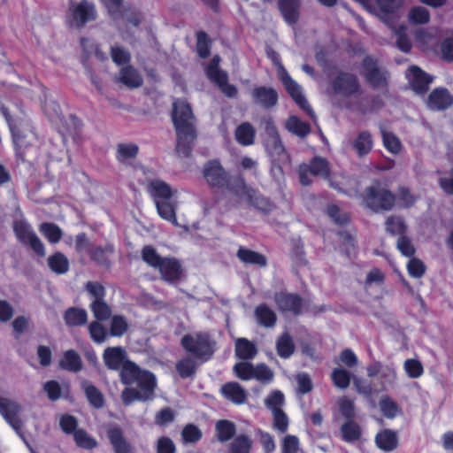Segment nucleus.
Segmentation results:
<instances>
[{"mask_svg":"<svg viewBox=\"0 0 453 453\" xmlns=\"http://www.w3.org/2000/svg\"><path fill=\"white\" fill-rule=\"evenodd\" d=\"M273 378V371L265 365H257L254 367L253 379L267 383L270 382Z\"/></svg>","mask_w":453,"mask_h":453,"instance_id":"e2e57ef3","label":"nucleus"},{"mask_svg":"<svg viewBox=\"0 0 453 453\" xmlns=\"http://www.w3.org/2000/svg\"><path fill=\"white\" fill-rule=\"evenodd\" d=\"M90 310L93 312L94 317L98 320H106L111 314V310L104 300H92L90 303Z\"/></svg>","mask_w":453,"mask_h":453,"instance_id":"49530a36","label":"nucleus"},{"mask_svg":"<svg viewBox=\"0 0 453 453\" xmlns=\"http://www.w3.org/2000/svg\"><path fill=\"white\" fill-rule=\"evenodd\" d=\"M363 74L367 81L374 87L383 86L386 82V72L380 69L377 63L371 58H367L364 60Z\"/></svg>","mask_w":453,"mask_h":453,"instance_id":"2eb2a0df","label":"nucleus"},{"mask_svg":"<svg viewBox=\"0 0 453 453\" xmlns=\"http://www.w3.org/2000/svg\"><path fill=\"white\" fill-rule=\"evenodd\" d=\"M157 269L165 281L173 282L180 277V265L173 258H165Z\"/></svg>","mask_w":453,"mask_h":453,"instance_id":"393cba45","label":"nucleus"},{"mask_svg":"<svg viewBox=\"0 0 453 453\" xmlns=\"http://www.w3.org/2000/svg\"><path fill=\"white\" fill-rule=\"evenodd\" d=\"M407 77L410 81L412 89L418 94H422L428 89L429 84L432 82V77L425 73L418 66H411L409 69Z\"/></svg>","mask_w":453,"mask_h":453,"instance_id":"a211bd4d","label":"nucleus"},{"mask_svg":"<svg viewBox=\"0 0 453 453\" xmlns=\"http://www.w3.org/2000/svg\"><path fill=\"white\" fill-rule=\"evenodd\" d=\"M300 442L295 435H286L281 441V453H298Z\"/></svg>","mask_w":453,"mask_h":453,"instance_id":"680f3d73","label":"nucleus"},{"mask_svg":"<svg viewBox=\"0 0 453 453\" xmlns=\"http://www.w3.org/2000/svg\"><path fill=\"white\" fill-rule=\"evenodd\" d=\"M138 152V147L133 143H121L118 146V160L126 163L134 158Z\"/></svg>","mask_w":453,"mask_h":453,"instance_id":"3c124183","label":"nucleus"},{"mask_svg":"<svg viewBox=\"0 0 453 453\" xmlns=\"http://www.w3.org/2000/svg\"><path fill=\"white\" fill-rule=\"evenodd\" d=\"M380 409L388 418H394L400 413L397 403L387 395L382 396L380 400Z\"/></svg>","mask_w":453,"mask_h":453,"instance_id":"de8ad7c7","label":"nucleus"},{"mask_svg":"<svg viewBox=\"0 0 453 453\" xmlns=\"http://www.w3.org/2000/svg\"><path fill=\"white\" fill-rule=\"evenodd\" d=\"M81 387L86 394L88 402L95 408H101L104 405V396L102 393L90 382L82 381Z\"/></svg>","mask_w":453,"mask_h":453,"instance_id":"4c0bfd02","label":"nucleus"},{"mask_svg":"<svg viewBox=\"0 0 453 453\" xmlns=\"http://www.w3.org/2000/svg\"><path fill=\"white\" fill-rule=\"evenodd\" d=\"M409 19L416 24H426L430 20V13L425 7L417 6L410 11Z\"/></svg>","mask_w":453,"mask_h":453,"instance_id":"4d7b16f0","label":"nucleus"},{"mask_svg":"<svg viewBox=\"0 0 453 453\" xmlns=\"http://www.w3.org/2000/svg\"><path fill=\"white\" fill-rule=\"evenodd\" d=\"M275 302L278 307L284 311L298 313L302 307V301L300 297L294 294H277L275 296Z\"/></svg>","mask_w":453,"mask_h":453,"instance_id":"4be33fe9","label":"nucleus"},{"mask_svg":"<svg viewBox=\"0 0 453 453\" xmlns=\"http://www.w3.org/2000/svg\"><path fill=\"white\" fill-rule=\"evenodd\" d=\"M218 440L221 442L229 441L235 434V426L227 420H219L216 424Z\"/></svg>","mask_w":453,"mask_h":453,"instance_id":"79ce46f5","label":"nucleus"},{"mask_svg":"<svg viewBox=\"0 0 453 453\" xmlns=\"http://www.w3.org/2000/svg\"><path fill=\"white\" fill-rule=\"evenodd\" d=\"M404 370L411 378H418L423 374V366L416 359H407L404 362Z\"/></svg>","mask_w":453,"mask_h":453,"instance_id":"338daca9","label":"nucleus"},{"mask_svg":"<svg viewBox=\"0 0 453 453\" xmlns=\"http://www.w3.org/2000/svg\"><path fill=\"white\" fill-rule=\"evenodd\" d=\"M285 127L289 132L301 137L307 135L311 131L309 125L296 116H290Z\"/></svg>","mask_w":453,"mask_h":453,"instance_id":"ea45409f","label":"nucleus"},{"mask_svg":"<svg viewBox=\"0 0 453 453\" xmlns=\"http://www.w3.org/2000/svg\"><path fill=\"white\" fill-rule=\"evenodd\" d=\"M39 230L51 243H58L62 238V231L55 224L42 223L39 227Z\"/></svg>","mask_w":453,"mask_h":453,"instance_id":"c03bdc74","label":"nucleus"},{"mask_svg":"<svg viewBox=\"0 0 453 453\" xmlns=\"http://www.w3.org/2000/svg\"><path fill=\"white\" fill-rule=\"evenodd\" d=\"M381 135L384 147L392 154H398L402 150V144L398 137L394 134L381 128Z\"/></svg>","mask_w":453,"mask_h":453,"instance_id":"a18cd8bd","label":"nucleus"},{"mask_svg":"<svg viewBox=\"0 0 453 453\" xmlns=\"http://www.w3.org/2000/svg\"><path fill=\"white\" fill-rule=\"evenodd\" d=\"M107 435L115 453H133V448L124 437L120 428L117 426L109 428Z\"/></svg>","mask_w":453,"mask_h":453,"instance_id":"412c9836","label":"nucleus"},{"mask_svg":"<svg viewBox=\"0 0 453 453\" xmlns=\"http://www.w3.org/2000/svg\"><path fill=\"white\" fill-rule=\"evenodd\" d=\"M120 377L124 384L157 385L156 377L150 372L141 370L134 363L127 361L120 368Z\"/></svg>","mask_w":453,"mask_h":453,"instance_id":"1a4fd4ad","label":"nucleus"},{"mask_svg":"<svg viewBox=\"0 0 453 453\" xmlns=\"http://www.w3.org/2000/svg\"><path fill=\"white\" fill-rule=\"evenodd\" d=\"M43 389L51 401H57L69 394V385L65 382L59 383L56 380L45 382Z\"/></svg>","mask_w":453,"mask_h":453,"instance_id":"c85d7f7f","label":"nucleus"},{"mask_svg":"<svg viewBox=\"0 0 453 453\" xmlns=\"http://www.w3.org/2000/svg\"><path fill=\"white\" fill-rule=\"evenodd\" d=\"M333 88L335 94L348 96L357 92L358 83L354 75L342 73L334 81Z\"/></svg>","mask_w":453,"mask_h":453,"instance_id":"dca6fc26","label":"nucleus"},{"mask_svg":"<svg viewBox=\"0 0 453 453\" xmlns=\"http://www.w3.org/2000/svg\"><path fill=\"white\" fill-rule=\"evenodd\" d=\"M453 104V97L446 88H438L432 91L426 104L429 109L441 111L449 108Z\"/></svg>","mask_w":453,"mask_h":453,"instance_id":"f3484780","label":"nucleus"},{"mask_svg":"<svg viewBox=\"0 0 453 453\" xmlns=\"http://www.w3.org/2000/svg\"><path fill=\"white\" fill-rule=\"evenodd\" d=\"M378 447L386 451L395 449L398 445L397 434L395 431L385 429L376 435Z\"/></svg>","mask_w":453,"mask_h":453,"instance_id":"cd10ccee","label":"nucleus"},{"mask_svg":"<svg viewBox=\"0 0 453 453\" xmlns=\"http://www.w3.org/2000/svg\"><path fill=\"white\" fill-rule=\"evenodd\" d=\"M142 257L144 262L154 268H158L163 263L164 259L161 257L156 250L151 246H145L142 251Z\"/></svg>","mask_w":453,"mask_h":453,"instance_id":"09e8293b","label":"nucleus"},{"mask_svg":"<svg viewBox=\"0 0 453 453\" xmlns=\"http://www.w3.org/2000/svg\"><path fill=\"white\" fill-rule=\"evenodd\" d=\"M257 353L254 343L246 338H238L235 341V354L241 359H252Z\"/></svg>","mask_w":453,"mask_h":453,"instance_id":"72a5a7b5","label":"nucleus"},{"mask_svg":"<svg viewBox=\"0 0 453 453\" xmlns=\"http://www.w3.org/2000/svg\"><path fill=\"white\" fill-rule=\"evenodd\" d=\"M118 81L130 88H139L142 85V78L133 66L120 69Z\"/></svg>","mask_w":453,"mask_h":453,"instance_id":"a878e982","label":"nucleus"},{"mask_svg":"<svg viewBox=\"0 0 453 453\" xmlns=\"http://www.w3.org/2000/svg\"><path fill=\"white\" fill-rule=\"evenodd\" d=\"M332 380L335 387L346 389L350 382L349 373L342 368H335L331 374Z\"/></svg>","mask_w":453,"mask_h":453,"instance_id":"603ef678","label":"nucleus"},{"mask_svg":"<svg viewBox=\"0 0 453 453\" xmlns=\"http://www.w3.org/2000/svg\"><path fill=\"white\" fill-rule=\"evenodd\" d=\"M253 440L247 434L236 435L228 446V453H251Z\"/></svg>","mask_w":453,"mask_h":453,"instance_id":"c756f323","label":"nucleus"},{"mask_svg":"<svg viewBox=\"0 0 453 453\" xmlns=\"http://www.w3.org/2000/svg\"><path fill=\"white\" fill-rule=\"evenodd\" d=\"M96 18V10L92 2L81 0L70 3L66 14V21L70 27H82L86 23L95 20Z\"/></svg>","mask_w":453,"mask_h":453,"instance_id":"423d86ee","label":"nucleus"},{"mask_svg":"<svg viewBox=\"0 0 453 453\" xmlns=\"http://www.w3.org/2000/svg\"><path fill=\"white\" fill-rule=\"evenodd\" d=\"M128 328V324L126 319L122 316H114L111 323V334L112 336L123 335Z\"/></svg>","mask_w":453,"mask_h":453,"instance_id":"13d9d810","label":"nucleus"},{"mask_svg":"<svg viewBox=\"0 0 453 453\" xmlns=\"http://www.w3.org/2000/svg\"><path fill=\"white\" fill-rule=\"evenodd\" d=\"M219 62L220 58L219 56L213 57L207 67V76L219 87L226 96L234 97L237 94V89L234 85L227 83V74L219 68Z\"/></svg>","mask_w":453,"mask_h":453,"instance_id":"f8f14e48","label":"nucleus"},{"mask_svg":"<svg viewBox=\"0 0 453 453\" xmlns=\"http://www.w3.org/2000/svg\"><path fill=\"white\" fill-rule=\"evenodd\" d=\"M223 396L234 404H242L246 402L248 393L237 382H228L221 387Z\"/></svg>","mask_w":453,"mask_h":453,"instance_id":"aec40b11","label":"nucleus"},{"mask_svg":"<svg viewBox=\"0 0 453 453\" xmlns=\"http://www.w3.org/2000/svg\"><path fill=\"white\" fill-rule=\"evenodd\" d=\"M181 435L185 442L191 443L200 440L202 434L196 426L188 425L183 428Z\"/></svg>","mask_w":453,"mask_h":453,"instance_id":"774afa93","label":"nucleus"},{"mask_svg":"<svg viewBox=\"0 0 453 453\" xmlns=\"http://www.w3.org/2000/svg\"><path fill=\"white\" fill-rule=\"evenodd\" d=\"M273 61L277 66L278 76L289 96L303 111H305L311 118H314V112L303 96L301 86L290 77L287 70L279 61L278 56H273Z\"/></svg>","mask_w":453,"mask_h":453,"instance_id":"6e6552de","label":"nucleus"},{"mask_svg":"<svg viewBox=\"0 0 453 453\" xmlns=\"http://www.w3.org/2000/svg\"><path fill=\"white\" fill-rule=\"evenodd\" d=\"M60 366L71 372H78L82 367L80 356L74 350H67L60 362Z\"/></svg>","mask_w":453,"mask_h":453,"instance_id":"a19ab883","label":"nucleus"},{"mask_svg":"<svg viewBox=\"0 0 453 453\" xmlns=\"http://www.w3.org/2000/svg\"><path fill=\"white\" fill-rule=\"evenodd\" d=\"M147 189L152 196L159 216L177 226L176 207L178 203L176 196L177 189L173 188L170 185L161 180H153L149 181Z\"/></svg>","mask_w":453,"mask_h":453,"instance_id":"f03ea898","label":"nucleus"},{"mask_svg":"<svg viewBox=\"0 0 453 453\" xmlns=\"http://www.w3.org/2000/svg\"><path fill=\"white\" fill-rule=\"evenodd\" d=\"M373 142L370 133L361 132L352 142V146L359 157H363L371 152Z\"/></svg>","mask_w":453,"mask_h":453,"instance_id":"473e14b6","label":"nucleus"},{"mask_svg":"<svg viewBox=\"0 0 453 453\" xmlns=\"http://www.w3.org/2000/svg\"><path fill=\"white\" fill-rule=\"evenodd\" d=\"M280 11L289 25H295L299 19L300 0H279Z\"/></svg>","mask_w":453,"mask_h":453,"instance_id":"5701e85b","label":"nucleus"},{"mask_svg":"<svg viewBox=\"0 0 453 453\" xmlns=\"http://www.w3.org/2000/svg\"><path fill=\"white\" fill-rule=\"evenodd\" d=\"M255 316L257 323L263 326L272 327L275 325V313L265 304H261L256 308Z\"/></svg>","mask_w":453,"mask_h":453,"instance_id":"c9c22d12","label":"nucleus"},{"mask_svg":"<svg viewBox=\"0 0 453 453\" xmlns=\"http://www.w3.org/2000/svg\"><path fill=\"white\" fill-rule=\"evenodd\" d=\"M386 229L392 234H403L405 231V225L400 218L389 217L386 221Z\"/></svg>","mask_w":453,"mask_h":453,"instance_id":"69168bd1","label":"nucleus"},{"mask_svg":"<svg viewBox=\"0 0 453 453\" xmlns=\"http://www.w3.org/2000/svg\"><path fill=\"white\" fill-rule=\"evenodd\" d=\"M407 270L411 277L421 278L426 273V265L421 260L411 258L407 264Z\"/></svg>","mask_w":453,"mask_h":453,"instance_id":"0e129e2a","label":"nucleus"},{"mask_svg":"<svg viewBox=\"0 0 453 453\" xmlns=\"http://www.w3.org/2000/svg\"><path fill=\"white\" fill-rule=\"evenodd\" d=\"M234 196L239 200L248 203L255 209L266 213L273 209V203L257 190L248 186L243 179L236 180L231 187Z\"/></svg>","mask_w":453,"mask_h":453,"instance_id":"20e7f679","label":"nucleus"},{"mask_svg":"<svg viewBox=\"0 0 453 453\" xmlns=\"http://www.w3.org/2000/svg\"><path fill=\"white\" fill-rule=\"evenodd\" d=\"M88 319L87 311L83 309L71 308L65 313V320L70 326H78L86 324Z\"/></svg>","mask_w":453,"mask_h":453,"instance_id":"e433bc0d","label":"nucleus"},{"mask_svg":"<svg viewBox=\"0 0 453 453\" xmlns=\"http://www.w3.org/2000/svg\"><path fill=\"white\" fill-rule=\"evenodd\" d=\"M196 368V361L191 357H186L179 361L176 370L181 378H188L195 373Z\"/></svg>","mask_w":453,"mask_h":453,"instance_id":"864d4df0","label":"nucleus"},{"mask_svg":"<svg viewBox=\"0 0 453 453\" xmlns=\"http://www.w3.org/2000/svg\"><path fill=\"white\" fill-rule=\"evenodd\" d=\"M50 268L56 273L63 274L68 271V259L62 253H56L48 258Z\"/></svg>","mask_w":453,"mask_h":453,"instance_id":"37998d69","label":"nucleus"},{"mask_svg":"<svg viewBox=\"0 0 453 453\" xmlns=\"http://www.w3.org/2000/svg\"><path fill=\"white\" fill-rule=\"evenodd\" d=\"M329 175V164L323 157H315L309 164H303L299 166L300 182L304 186L311 183V176L328 179Z\"/></svg>","mask_w":453,"mask_h":453,"instance_id":"9d476101","label":"nucleus"},{"mask_svg":"<svg viewBox=\"0 0 453 453\" xmlns=\"http://www.w3.org/2000/svg\"><path fill=\"white\" fill-rule=\"evenodd\" d=\"M238 258L244 264H250L264 267L267 264L266 257L256 251L241 247L237 251Z\"/></svg>","mask_w":453,"mask_h":453,"instance_id":"2f4dec72","label":"nucleus"},{"mask_svg":"<svg viewBox=\"0 0 453 453\" xmlns=\"http://www.w3.org/2000/svg\"><path fill=\"white\" fill-rule=\"evenodd\" d=\"M139 389L127 388L121 394V398L126 405L134 401H148L153 398L157 385H137Z\"/></svg>","mask_w":453,"mask_h":453,"instance_id":"ddd939ff","label":"nucleus"},{"mask_svg":"<svg viewBox=\"0 0 453 453\" xmlns=\"http://www.w3.org/2000/svg\"><path fill=\"white\" fill-rule=\"evenodd\" d=\"M364 201L374 211H388L395 204V196L379 182H375L365 189Z\"/></svg>","mask_w":453,"mask_h":453,"instance_id":"0eeeda50","label":"nucleus"},{"mask_svg":"<svg viewBox=\"0 0 453 453\" xmlns=\"http://www.w3.org/2000/svg\"><path fill=\"white\" fill-rule=\"evenodd\" d=\"M341 431L342 438L346 441H356L360 436V428L358 425L351 421V419L342 426Z\"/></svg>","mask_w":453,"mask_h":453,"instance_id":"6e6d98bb","label":"nucleus"},{"mask_svg":"<svg viewBox=\"0 0 453 453\" xmlns=\"http://www.w3.org/2000/svg\"><path fill=\"white\" fill-rule=\"evenodd\" d=\"M255 129L248 122L241 124L235 130V138L239 143L249 146L254 143Z\"/></svg>","mask_w":453,"mask_h":453,"instance_id":"f704fd0d","label":"nucleus"},{"mask_svg":"<svg viewBox=\"0 0 453 453\" xmlns=\"http://www.w3.org/2000/svg\"><path fill=\"white\" fill-rule=\"evenodd\" d=\"M403 4L402 0H376L374 8L381 19L390 13H394Z\"/></svg>","mask_w":453,"mask_h":453,"instance_id":"58836bf2","label":"nucleus"},{"mask_svg":"<svg viewBox=\"0 0 453 453\" xmlns=\"http://www.w3.org/2000/svg\"><path fill=\"white\" fill-rule=\"evenodd\" d=\"M254 367L255 366L250 363L242 362L234 366V372L241 380H249L253 379Z\"/></svg>","mask_w":453,"mask_h":453,"instance_id":"052dcab7","label":"nucleus"},{"mask_svg":"<svg viewBox=\"0 0 453 453\" xmlns=\"http://www.w3.org/2000/svg\"><path fill=\"white\" fill-rule=\"evenodd\" d=\"M88 330L91 338L98 343L104 342L108 336V333L104 326L97 321L90 323Z\"/></svg>","mask_w":453,"mask_h":453,"instance_id":"bf43d9fd","label":"nucleus"},{"mask_svg":"<svg viewBox=\"0 0 453 453\" xmlns=\"http://www.w3.org/2000/svg\"><path fill=\"white\" fill-rule=\"evenodd\" d=\"M73 438L76 442V444L83 449H91L95 447H96L97 442L96 441L89 436L87 432H85L82 429H78L73 434Z\"/></svg>","mask_w":453,"mask_h":453,"instance_id":"5fc2aeb1","label":"nucleus"},{"mask_svg":"<svg viewBox=\"0 0 453 453\" xmlns=\"http://www.w3.org/2000/svg\"><path fill=\"white\" fill-rule=\"evenodd\" d=\"M275 348L279 357L286 359L293 355L296 346L291 335L285 332L277 338Z\"/></svg>","mask_w":453,"mask_h":453,"instance_id":"bb28decb","label":"nucleus"},{"mask_svg":"<svg viewBox=\"0 0 453 453\" xmlns=\"http://www.w3.org/2000/svg\"><path fill=\"white\" fill-rule=\"evenodd\" d=\"M253 101L265 108L273 107L278 101V94L271 87H257L251 92Z\"/></svg>","mask_w":453,"mask_h":453,"instance_id":"6ab92c4d","label":"nucleus"},{"mask_svg":"<svg viewBox=\"0 0 453 453\" xmlns=\"http://www.w3.org/2000/svg\"><path fill=\"white\" fill-rule=\"evenodd\" d=\"M173 121L177 133L176 151L181 157H188L196 139V129L191 107L186 101L173 103Z\"/></svg>","mask_w":453,"mask_h":453,"instance_id":"f257e3e1","label":"nucleus"},{"mask_svg":"<svg viewBox=\"0 0 453 453\" xmlns=\"http://www.w3.org/2000/svg\"><path fill=\"white\" fill-rule=\"evenodd\" d=\"M104 361L106 366L112 370L120 369L125 360V351L120 347L108 348L104 353Z\"/></svg>","mask_w":453,"mask_h":453,"instance_id":"b1692460","label":"nucleus"},{"mask_svg":"<svg viewBox=\"0 0 453 453\" xmlns=\"http://www.w3.org/2000/svg\"><path fill=\"white\" fill-rule=\"evenodd\" d=\"M14 232L17 238L24 244H27L40 257L45 256L44 245L31 226L24 221H17L14 224Z\"/></svg>","mask_w":453,"mask_h":453,"instance_id":"9b49d317","label":"nucleus"},{"mask_svg":"<svg viewBox=\"0 0 453 453\" xmlns=\"http://www.w3.org/2000/svg\"><path fill=\"white\" fill-rule=\"evenodd\" d=\"M182 347L197 358L208 360L215 349V342L208 333L196 332L184 335L181 339Z\"/></svg>","mask_w":453,"mask_h":453,"instance_id":"7ed1b4c3","label":"nucleus"},{"mask_svg":"<svg viewBox=\"0 0 453 453\" xmlns=\"http://www.w3.org/2000/svg\"><path fill=\"white\" fill-rule=\"evenodd\" d=\"M284 402H285L284 395L279 390H275V391L272 392L265 399V406L269 410H271L272 412H274L277 411H281Z\"/></svg>","mask_w":453,"mask_h":453,"instance_id":"8fccbe9b","label":"nucleus"},{"mask_svg":"<svg viewBox=\"0 0 453 453\" xmlns=\"http://www.w3.org/2000/svg\"><path fill=\"white\" fill-rule=\"evenodd\" d=\"M265 149L275 161H284L288 158L280 136L265 138Z\"/></svg>","mask_w":453,"mask_h":453,"instance_id":"7c9ffc66","label":"nucleus"},{"mask_svg":"<svg viewBox=\"0 0 453 453\" xmlns=\"http://www.w3.org/2000/svg\"><path fill=\"white\" fill-rule=\"evenodd\" d=\"M20 410L21 407L17 402L0 397V413L15 430L21 427V422L18 418Z\"/></svg>","mask_w":453,"mask_h":453,"instance_id":"4468645a","label":"nucleus"},{"mask_svg":"<svg viewBox=\"0 0 453 453\" xmlns=\"http://www.w3.org/2000/svg\"><path fill=\"white\" fill-rule=\"evenodd\" d=\"M203 176L211 188L226 191L234 196L231 187L239 178H231L219 161L212 160L206 163L203 168Z\"/></svg>","mask_w":453,"mask_h":453,"instance_id":"39448f33","label":"nucleus"}]
</instances>
